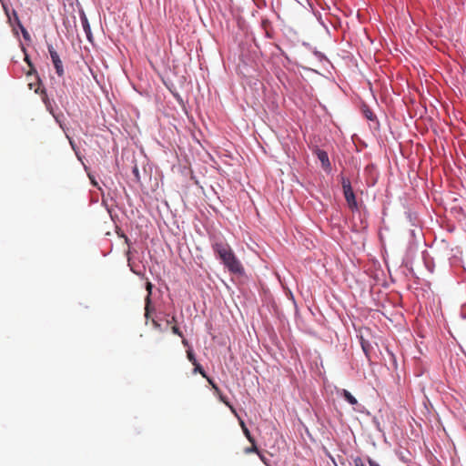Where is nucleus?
<instances>
[{
    "mask_svg": "<svg viewBox=\"0 0 466 466\" xmlns=\"http://www.w3.org/2000/svg\"><path fill=\"white\" fill-rule=\"evenodd\" d=\"M211 247L215 254L230 273L240 275L244 272V268L241 262L236 257L232 248L227 242L215 239L212 242Z\"/></svg>",
    "mask_w": 466,
    "mask_h": 466,
    "instance_id": "obj_1",
    "label": "nucleus"
},
{
    "mask_svg": "<svg viewBox=\"0 0 466 466\" xmlns=\"http://www.w3.org/2000/svg\"><path fill=\"white\" fill-rule=\"evenodd\" d=\"M341 185H342L345 199H346L347 204L349 205L350 208L357 209L358 203H357L355 194H354L352 187H351L350 180L347 177H341Z\"/></svg>",
    "mask_w": 466,
    "mask_h": 466,
    "instance_id": "obj_2",
    "label": "nucleus"
},
{
    "mask_svg": "<svg viewBox=\"0 0 466 466\" xmlns=\"http://www.w3.org/2000/svg\"><path fill=\"white\" fill-rule=\"evenodd\" d=\"M48 52L51 56L52 63L54 65V67L56 69V74L58 76H63L65 74L63 63L57 54V52L55 50V48L52 46H48Z\"/></svg>",
    "mask_w": 466,
    "mask_h": 466,
    "instance_id": "obj_3",
    "label": "nucleus"
},
{
    "mask_svg": "<svg viewBox=\"0 0 466 466\" xmlns=\"http://www.w3.org/2000/svg\"><path fill=\"white\" fill-rule=\"evenodd\" d=\"M192 365L194 366L193 373H199L203 378H205L208 380V382L212 386V389L214 390L219 392V388L213 381V380L207 375V373L203 370L202 366L198 362H196Z\"/></svg>",
    "mask_w": 466,
    "mask_h": 466,
    "instance_id": "obj_4",
    "label": "nucleus"
},
{
    "mask_svg": "<svg viewBox=\"0 0 466 466\" xmlns=\"http://www.w3.org/2000/svg\"><path fill=\"white\" fill-rule=\"evenodd\" d=\"M315 152H316V155H317L319 160L321 163L322 167L325 170L329 169L330 168V162H329V159L328 153L326 151L322 150V149H319V148H317Z\"/></svg>",
    "mask_w": 466,
    "mask_h": 466,
    "instance_id": "obj_5",
    "label": "nucleus"
},
{
    "mask_svg": "<svg viewBox=\"0 0 466 466\" xmlns=\"http://www.w3.org/2000/svg\"><path fill=\"white\" fill-rule=\"evenodd\" d=\"M147 295L145 299L146 307H145V318L147 319L150 314V304H151V294H152V284L151 282L147 283Z\"/></svg>",
    "mask_w": 466,
    "mask_h": 466,
    "instance_id": "obj_6",
    "label": "nucleus"
},
{
    "mask_svg": "<svg viewBox=\"0 0 466 466\" xmlns=\"http://www.w3.org/2000/svg\"><path fill=\"white\" fill-rule=\"evenodd\" d=\"M14 18H15V21L16 22L17 25L19 26V28L21 29V32H22V35H23V37L25 39V40H29L30 39V35L28 33V31L24 27V25L21 24L19 18H18V15L14 11Z\"/></svg>",
    "mask_w": 466,
    "mask_h": 466,
    "instance_id": "obj_7",
    "label": "nucleus"
},
{
    "mask_svg": "<svg viewBox=\"0 0 466 466\" xmlns=\"http://www.w3.org/2000/svg\"><path fill=\"white\" fill-rule=\"evenodd\" d=\"M340 394L351 405H356L358 403L357 399L347 390H342Z\"/></svg>",
    "mask_w": 466,
    "mask_h": 466,
    "instance_id": "obj_8",
    "label": "nucleus"
},
{
    "mask_svg": "<svg viewBox=\"0 0 466 466\" xmlns=\"http://www.w3.org/2000/svg\"><path fill=\"white\" fill-rule=\"evenodd\" d=\"M215 392L218 395L219 397V400L225 403L231 410V412L235 415V416H238V413H237V410L236 409L229 403V401L227 400V398L225 396L222 395L221 391L219 390V392L216 391Z\"/></svg>",
    "mask_w": 466,
    "mask_h": 466,
    "instance_id": "obj_9",
    "label": "nucleus"
},
{
    "mask_svg": "<svg viewBox=\"0 0 466 466\" xmlns=\"http://www.w3.org/2000/svg\"><path fill=\"white\" fill-rule=\"evenodd\" d=\"M187 360H188L192 364H194V363L198 362V360H197V359H196V357H195V354H194V352H193V350H192V349H191V348H189V349L187 350Z\"/></svg>",
    "mask_w": 466,
    "mask_h": 466,
    "instance_id": "obj_10",
    "label": "nucleus"
},
{
    "mask_svg": "<svg viewBox=\"0 0 466 466\" xmlns=\"http://www.w3.org/2000/svg\"><path fill=\"white\" fill-rule=\"evenodd\" d=\"M250 443H251V446L248 448H246L245 452L246 453L256 452L257 454H259V451L258 450L256 441H254V442H250Z\"/></svg>",
    "mask_w": 466,
    "mask_h": 466,
    "instance_id": "obj_11",
    "label": "nucleus"
},
{
    "mask_svg": "<svg viewBox=\"0 0 466 466\" xmlns=\"http://www.w3.org/2000/svg\"><path fill=\"white\" fill-rule=\"evenodd\" d=\"M83 26H84V29H85V31H86V35H87V37H88V38H90V37H89V35H90V27H89V25H88L87 19H86V17L83 19Z\"/></svg>",
    "mask_w": 466,
    "mask_h": 466,
    "instance_id": "obj_12",
    "label": "nucleus"
},
{
    "mask_svg": "<svg viewBox=\"0 0 466 466\" xmlns=\"http://www.w3.org/2000/svg\"><path fill=\"white\" fill-rule=\"evenodd\" d=\"M171 330H172V332H173L174 334H176V335H177V336H179V337L183 338V334H182L181 330L179 329V328L177 327V324H176V325L171 326Z\"/></svg>",
    "mask_w": 466,
    "mask_h": 466,
    "instance_id": "obj_13",
    "label": "nucleus"
},
{
    "mask_svg": "<svg viewBox=\"0 0 466 466\" xmlns=\"http://www.w3.org/2000/svg\"><path fill=\"white\" fill-rule=\"evenodd\" d=\"M243 433H244V435L246 436V438L248 439V441L249 442H254V440H255V439H254V438H253V436L250 434V431H249V430H248V428H247V429H244Z\"/></svg>",
    "mask_w": 466,
    "mask_h": 466,
    "instance_id": "obj_14",
    "label": "nucleus"
},
{
    "mask_svg": "<svg viewBox=\"0 0 466 466\" xmlns=\"http://www.w3.org/2000/svg\"><path fill=\"white\" fill-rule=\"evenodd\" d=\"M152 325H153V327H154L156 329H157V330H159V331H163V329H162V327H161V324H160V323H158L156 319H152Z\"/></svg>",
    "mask_w": 466,
    "mask_h": 466,
    "instance_id": "obj_15",
    "label": "nucleus"
},
{
    "mask_svg": "<svg viewBox=\"0 0 466 466\" xmlns=\"http://www.w3.org/2000/svg\"><path fill=\"white\" fill-rule=\"evenodd\" d=\"M354 466H366L362 461L361 458L357 457L354 459Z\"/></svg>",
    "mask_w": 466,
    "mask_h": 466,
    "instance_id": "obj_16",
    "label": "nucleus"
},
{
    "mask_svg": "<svg viewBox=\"0 0 466 466\" xmlns=\"http://www.w3.org/2000/svg\"><path fill=\"white\" fill-rule=\"evenodd\" d=\"M177 324V318L176 316H172L171 319H167V325H176Z\"/></svg>",
    "mask_w": 466,
    "mask_h": 466,
    "instance_id": "obj_17",
    "label": "nucleus"
},
{
    "mask_svg": "<svg viewBox=\"0 0 466 466\" xmlns=\"http://www.w3.org/2000/svg\"><path fill=\"white\" fill-rule=\"evenodd\" d=\"M237 417H238V419L239 425H240V427H241V429H242V431H244V429H247V426H246V424H245L244 420H243L242 419H240V418L238 417V415Z\"/></svg>",
    "mask_w": 466,
    "mask_h": 466,
    "instance_id": "obj_18",
    "label": "nucleus"
},
{
    "mask_svg": "<svg viewBox=\"0 0 466 466\" xmlns=\"http://www.w3.org/2000/svg\"><path fill=\"white\" fill-rule=\"evenodd\" d=\"M361 347H362V350H363V351L365 352V354L368 356L369 345H368V344H366V343H364V342H362V343H361Z\"/></svg>",
    "mask_w": 466,
    "mask_h": 466,
    "instance_id": "obj_19",
    "label": "nucleus"
},
{
    "mask_svg": "<svg viewBox=\"0 0 466 466\" xmlns=\"http://www.w3.org/2000/svg\"><path fill=\"white\" fill-rule=\"evenodd\" d=\"M368 462H369L370 466H380L375 461H373L370 458L368 459Z\"/></svg>",
    "mask_w": 466,
    "mask_h": 466,
    "instance_id": "obj_20",
    "label": "nucleus"
},
{
    "mask_svg": "<svg viewBox=\"0 0 466 466\" xmlns=\"http://www.w3.org/2000/svg\"><path fill=\"white\" fill-rule=\"evenodd\" d=\"M258 455L259 456L260 460H261V461H263L267 466H268L266 457H265L264 455H262L260 452H259V454H258Z\"/></svg>",
    "mask_w": 466,
    "mask_h": 466,
    "instance_id": "obj_21",
    "label": "nucleus"
},
{
    "mask_svg": "<svg viewBox=\"0 0 466 466\" xmlns=\"http://www.w3.org/2000/svg\"><path fill=\"white\" fill-rule=\"evenodd\" d=\"M25 61L27 62V64L31 67V70H34V72L35 73V70L33 68V66H32L31 62L29 61V58H28L27 56H25Z\"/></svg>",
    "mask_w": 466,
    "mask_h": 466,
    "instance_id": "obj_22",
    "label": "nucleus"
},
{
    "mask_svg": "<svg viewBox=\"0 0 466 466\" xmlns=\"http://www.w3.org/2000/svg\"><path fill=\"white\" fill-rule=\"evenodd\" d=\"M133 172L136 175V177L138 178L139 177V174H138V168L137 167H134Z\"/></svg>",
    "mask_w": 466,
    "mask_h": 466,
    "instance_id": "obj_23",
    "label": "nucleus"
},
{
    "mask_svg": "<svg viewBox=\"0 0 466 466\" xmlns=\"http://www.w3.org/2000/svg\"><path fill=\"white\" fill-rule=\"evenodd\" d=\"M182 344H183L184 346H186V347H189L188 341H187V339H182Z\"/></svg>",
    "mask_w": 466,
    "mask_h": 466,
    "instance_id": "obj_24",
    "label": "nucleus"
},
{
    "mask_svg": "<svg viewBox=\"0 0 466 466\" xmlns=\"http://www.w3.org/2000/svg\"><path fill=\"white\" fill-rule=\"evenodd\" d=\"M29 88L33 89V84L32 83L29 84Z\"/></svg>",
    "mask_w": 466,
    "mask_h": 466,
    "instance_id": "obj_25",
    "label": "nucleus"
}]
</instances>
